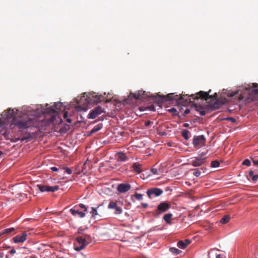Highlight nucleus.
<instances>
[{
  "label": "nucleus",
  "instance_id": "nucleus-1",
  "mask_svg": "<svg viewBox=\"0 0 258 258\" xmlns=\"http://www.w3.org/2000/svg\"><path fill=\"white\" fill-rule=\"evenodd\" d=\"M17 113L18 110L16 109H9L4 111L1 115L3 120L0 119V127L9 123L10 119H12L11 125H15L22 130L34 124L35 121L33 117H31L26 114H23L17 117Z\"/></svg>",
  "mask_w": 258,
  "mask_h": 258
},
{
  "label": "nucleus",
  "instance_id": "nucleus-2",
  "mask_svg": "<svg viewBox=\"0 0 258 258\" xmlns=\"http://www.w3.org/2000/svg\"><path fill=\"white\" fill-rule=\"evenodd\" d=\"M213 97L209 95V92L204 91H200L196 94L188 95H182L179 96L177 95H174V93H169L166 95H161L158 94L157 97L154 99L155 102L159 104L167 101L175 100L178 104L182 105L185 104L188 102H191V98L194 100H197L198 99H202L203 100H207L209 98H212Z\"/></svg>",
  "mask_w": 258,
  "mask_h": 258
},
{
  "label": "nucleus",
  "instance_id": "nucleus-3",
  "mask_svg": "<svg viewBox=\"0 0 258 258\" xmlns=\"http://www.w3.org/2000/svg\"><path fill=\"white\" fill-rule=\"evenodd\" d=\"M76 241L77 243L75 247V249L77 251H80L91 242L92 238L90 235L85 234L78 236L76 238Z\"/></svg>",
  "mask_w": 258,
  "mask_h": 258
},
{
  "label": "nucleus",
  "instance_id": "nucleus-4",
  "mask_svg": "<svg viewBox=\"0 0 258 258\" xmlns=\"http://www.w3.org/2000/svg\"><path fill=\"white\" fill-rule=\"evenodd\" d=\"M63 107V104L61 102L55 103L53 106L48 107L45 108L43 111L44 114L52 115L50 118L51 122H53L55 119V115L58 114V111L61 110Z\"/></svg>",
  "mask_w": 258,
  "mask_h": 258
},
{
  "label": "nucleus",
  "instance_id": "nucleus-5",
  "mask_svg": "<svg viewBox=\"0 0 258 258\" xmlns=\"http://www.w3.org/2000/svg\"><path fill=\"white\" fill-rule=\"evenodd\" d=\"M166 167L167 162H161L160 163L156 162V163L153 166L151 170L153 174L160 175L164 172L167 171Z\"/></svg>",
  "mask_w": 258,
  "mask_h": 258
},
{
  "label": "nucleus",
  "instance_id": "nucleus-6",
  "mask_svg": "<svg viewBox=\"0 0 258 258\" xmlns=\"http://www.w3.org/2000/svg\"><path fill=\"white\" fill-rule=\"evenodd\" d=\"M171 207V205L166 202H161L158 206L155 211V216L158 217L161 214L167 211Z\"/></svg>",
  "mask_w": 258,
  "mask_h": 258
},
{
  "label": "nucleus",
  "instance_id": "nucleus-7",
  "mask_svg": "<svg viewBox=\"0 0 258 258\" xmlns=\"http://www.w3.org/2000/svg\"><path fill=\"white\" fill-rule=\"evenodd\" d=\"M206 139L203 135L195 136L193 140L192 144L194 147L200 148L205 145Z\"/></svg>",
  "mask_w": 258,
  "mask_h": 258
},
{
  "label": "nucleus",
  "instance_id": "nucleus-8",
  "mask_svg": "<svg viewBox=\"0 0 258 258\" xmlns=\"http://www.w3.org/2000/svg\"><path fill=\"white\" fill-rule=\"evenodd\" d=\"M104 112V109L102 107L97 106L89 113L88 118L90 119H94L97 117V116Z\"/></svg>",
  "mask_w": 258,
  "mask_h": 258
},
{
  "label": "nucleus",
  "instance_id": "nucleus-9",
  "mask_svg": "<svg viewBox=\"0 0 258 258\" xmlns=\"http://www.w3.org/2000/svg\"><path fill=\"white\" fill-rule=\"evenodd\" d=\"M37 187L39 188V190L41 192H44V191L54 192L55 191L58 190L59 189V186L57 185L50 186L46 185L38 184V185H37Z\"/></svg>",
  "mask_w": 258,
  "mask_h": 258
},
{
  "label": "nucleus",
  "instance_id": "nucleus-10",
  "mask_svg": "<svg viewBox=\"0 0 258 258\" xmlns=\"http://www.w3.org/2000/svg\"><path fill=\"white\" fill-rule=\"evenodd\" d=\"M28 236L27 233L26 231L23 232L21 235H17L13 238V240L14 243H23L27 239Z\"/></svg>",
  "mask_w": 258,
  "mask_h": 258
},
{
  "label": "nucleus",
  "instance_id": "nucleus-11",
  "mask_svg": "<svg viewBox=\"0 0 258 258\" xmlns=\"http://www.w3.org/2000/svg\"><path fill=\"white\" fill-rule=\"evenodd\" d=\"M163 193V190L158 188L149 189L147 191V194L150 198H152L154 195L156 197L160 196Z\"/></svg>",
  "mask_w": 258,
  "mask_h": 258
},
{
  "label": "nucleus",
  "instance_id": "nucleus-12",
  "mask_svg": "<svg viewBox=\"0 0 258 258\" xmlns=\"http://www.w3.org/2000/svg\"><path fill=\"white\" fill-rule=\"evenodd\" d=\"M108 208L110 209H114V213L116 215L120 214L122 212V208L117 206L116 202H110L108 204Z\"/></svg>",
  "mask_w": 258,
  "mask_h": 258
},
{
  "label": "nucleus",
  "instance_id": "nucleus-13",
  "mask_svg": "<svg viewBox=\"0 0 258 258\" xmlns=\"http://www.w3.org/2000/svg\"><path fill=\"white\" fill-rule=\"evenodd\" d=\"M246 90H248L249 92L253 95L258 94V84L256 83L248 84L246 88Z\"/></svg>",
  "mask_w": 258,
  "mask_h": 258
},
{
  "label": "nucleus",
  "instance_id": "nucleus-14",
  "mask_svg": "<svg viewBox=\"0 0 258 258\" xmlns=\"http://www.w3.org/2000/svg\"><path fill=\"white\" fill-rule=\"evenodd\" d=\"M131 189V185L129 184L120 183L117 186V190L121 193H124Z\"/></svg>",
  "mask_w": 258,
  "mask_h": 258
},
{
  "label": "nucleus",
  "instance_id": "nucleus-15",
  "mask_svg": "<svg viewBox=\"0 0 258 258\" xmlns=\"http://www.w3.org/2000/svg\"><path fill=\"white\" fill-rule=\"evenodd\" d=\"M115 159L118 161H124L128 160L127 155L123 152H118L115 154Z\"/></svg>",
  "mask_w": 258,
  "mask_h": 258
},
{
  "label": "nucleus",
  "instance_id": "nucleus-16",
  "mask_svg": "<svg viewBox=\"0 0 258 258\" xmlns=\"http://www.w3.org/2000/svg\"><path fill=\"white\" fill-rule=\"evenodd\" d=\"M131 94L136 99H143L146 98L144 96L145 95V91L142 90L138 91L137 93H132Z\"/></svg>",
  "mask_w": 258,
  "mask_h": 258
},
{
  "label": "nucleus",
  "instance_id": "nucleus-17",
  "mask_svg": "<svg viewBox=\"0 0 258 258\" xmlns=\"http://www.w3.org/2000/svg\"><path fill=\"white\" fill-rule=\"evenodd\" d=\"M257 173L256 170H250L248 173V176L252 181L256 182L258 180V174H255Z\"/></svg>",
  "mask_w": 258,
  "mask_h": 258
},
{
  "label": "nucleus",
  "instance_id": "nucleus-18",
  "mask_svg": "<svg viewBox=\"0 0 258 258\" xmlns=\"http://www.w3.org/2000/svg\"><path fill=\"white\" fill-rule=\"evenodd\" d=\"M194 105L195 110L200 112V113L201 115H205L206 111L205 110L204 107L202 105L197 104H194Z\"/></svg>",
  "mask_w": 258,
  "mask_h": 258
},
{
  "label": "nucleus",
  "instance_id": "nucleus-19",
  "mask_svg": "<svg viewBox=\"0 0 258 258\" xmlns=\"http://www.w3.org/2000/svg\"><path fill=\"white\" fill-rule=\"evenodd\" d=\"M99 206H98L97 208H92V210L90 212V213L92 214V217L94 218H96L97 216L101 217V213H99L98 212L97 209H99Z\"/></svg>",
  "mask_w": 258,
  "mask_h": 258
},
{
  "label": "nucleus",
  "instance_id": "nucleus-20",
  "mask_svg": "<svg viewBox=\"0 0 258 258\" xmlns=\"http://www.w3.org/2000/svg\"><path fill=\"white\" fill-rule=\"evenodd\" d=\"M70 212L74 216H76L77 214L80 218H83L85 216V213L82 212H80L79 210H76L73 209L70 210Z\"/></svg>",
  "mask_w": 258,
  "mask_h": 258
},
{
  "label": "nucleus",
  "instance_id": "nucleus-21",
  "mask_svg": "<svg viewBox=\"0 0 258 258\" xmlns=\"http://www.w3.org/2000/svg\"><path fill=\"white\" fill-rule=\"evenodd\" d=\"M15 231V228L13 227L5 229L0 232L1 236L4 235H9Z\"/></svg>",
  "mask_w": 258,
  "mask_h": 258
},
{
  "label": "nucleus",
  "instance_id": "nucleus-22",
  "mask_svg": "<svg viewBox=\"0 0 258 258\" xmlns=\"http://www.w3.org/2000/svg\"><path fill=\"white\" fill-rule=\"evenodd\" d=\"M132 167L134 169V170L138 173H140L142 171V170L141 169L142 166L141 164H139L138 163H135L133 165Z\"/></svg>",
  "mask_w": 258,
  "mask_h": 258
},
{
  "label": "nucleus",
  "instance_id": "nucleus-23",
  "mask_svg": "<svg viewBox=\"0 0 258 258\" xmlns=\"http://www.w3.org/2000/svg\"><path fill=\"white\" fill-rule=\"evenodd\" d=\"M92 97H94L95 98V99L94 100V101L96 102V103H99V102L102 101L105 98V97L103 95H98L97 94H95V93H94V95Z\"/></svg>",
  "mask_w": 258,
  "mask_h": 258
},
{
  "label": "nucleus",
  "instance_id": "nucleus-24",
  "mask_svg": "<svg viewBox=\"0 0 258 258\" xmlns=\"http://www.w3.org/2000/svg\"><path fill=\"white\" fill-rule=\"evenodd\" d=\"M172 217V214L171 213H167L166 214L163 216V219L166 221V222L168 224H170L171 222V218Z\"/></svg>",
  "mask_w": 258,
  "mask_h": 258
},
{
  "label": "nucleus",
  "instance_id": "nucleus-25",
  "mask_svg": "<svg viewBox=\"0 0 258 258\" xmlns=\"http://www.w3.org/2000/svg\"><path fill=\"white\" fill-rule=\"evenodd\" d=\"M181 135L186 140H187L190 137V132L186 130H184L181 132Z\"/></svg>",
  "mask_w": 258,
  "mask_h": 258
},
{
  "label": "nucleus",
  "instance_id": "nucleus-26",
  "mask_svg": "<svg viewBox=\"0 0 258 258\" xmlns=\"http://www.w3.org/2000/svg\"><path fill=\"white\" fill-rule=\"evenodd\" d=\"M230 219V217L228 215H225L220 220V222L223 224H225L227 223H228Z\"/></svg>",
  "mask_w": 258,
  "mask_h": 258
},
{
  "label": "nucleus",
  "instance_id": "nucleus-27",
  "mask_svg": "<svg viewBox=\"0 0 258 258\" xmlns=\"http://www.w3.org/2000/svg\"><path fill=\"white\" fill-rule=\"evenodd\" d=\"M102 127V125L101 124H99L95 126L93 129L91 131V134L100 131Z\"/></svg>",
  "mask_w": 258,
  "mask_h": 258
},
{
  "label": "nucleus",
  "instance_id": "nucleus-28",
  "mask_svg": "<svg viewBox=\"0 0 258 258\" xmlns=\"http://www.w3.org/2000/svg\"><path fill=\"white\" fill-rule=\"evenodd\" d=\"M177 246L180 248L184 249L186 247V244L184 241L180 240L177 242Z\"/></svg>",
  "mask_w": 258,
  "mask_h": 258
},
{
  "label": "nucleus",
  "instance_id": "nucleus-29",
  "mask_svg": "<svg viewBox=\"0 0 258 258\" xmlns=\"http://www.w3.org/2000/svg\"><path fill=\"white\" fill-rule=\"evenodd\" d=\"M170 251L175 254H179L181 252V251L180 250H179L178 249L175 248V247H171L170 248Z\"/></svg>",
  "mask_w": 258,
  "mask_h": 258
},
{
  "label": "nucleus",
  "instance_id": "nucleus-30",
  "mask_svg": "<svg viewBox=\"0 0 258 258\" xmlns=\"http://www.w3.org/2000/svg\"><path fill=\"white\" fill-rule=\"evenodd\" d=\"M203 169L202 168H201L200 169H195L194 170V172H193V174L197 176V177H198L201 174V170H202Z\"/></svg>",
  "mask_w": 258,
  "mask_h": 258
},
{
  "label": "nucleus",
  "instance_id": "nucleus-31",
  "mask_svg": "<svg viewBox=\"0 0 258 258\" xmlns=\"http://www.w3.org/2000/svg\"><path fill=\"white\" fill-rule=\"evenodd\" d=\"M135 197L138 200H142L143 199V195L141 194L136 193Z\"/></svg>",
  "mask_w": 258,
  "mask_h": 258
},
{
  "label": "nucleus",
  "instance_id": "nucleus-32",
  "mask_svg": "<svg viewBox=\"0 0 258 258\" xmlns=\"http://www.w3.org/2000/svg\"><path fill=\"white\" fill-rule=\"evenodd\" d=\"M220 165V162H211V167L216 168Z\"/></svg>",
  "mask_w": 258,
  "mask_h": 258
},
{
  "label": "nucleus",
  "instance_id": "nucleus-33",
  "mask_svg": "<svg viewBox=\"0 0 258 258\" xmlns=\"http://www.w3.org/2000/svg\"><path fill=\"white\" fill-rule=\"evenodd\" d=\"M253 165L254 166H255V167L254 168H252L251 170H257V172H258V162H253Z\"/></svg>",
  "mask_w": 258,
  "mask_h": 258
},
{
  "label": "nucleus",
  "instance_id": "nucleus-34",
  "mask_svg": "<svg viewBox=\"0 0 258 258\" xmlns=\"http://www.w3.org/2000/svg\"><path fill=\"white\" fill-rule=\"evenodd\" d=\"M79 206L82 208L84 209V211L86 212L87 211V208L83 204H80Z\"/></svg>",
  "mask_w": 258,
  "mask_h": 258
},
{
  "label": "nucleus",
  "instance_id": "nucleus-35",
  "mask_svg": "<svg viewBox=\"0 0 258 258\" xmlns=\"http://www.w3.org/2000/svg\"><path fill=\"white\" fill-rule=\"evenodd\" d=\"M64 169L65 170L66 172L69 174H71L72 173L71 169L68 167H65Z\"/></svg>",
  "mask_w": 258,
  "mask_h": 258
},
{
  "label": "nucleus",
  "instance_id": "nucleus-36",
  "mask_svg": "<svg viewBox=\"0 0 258 258\" xmlns=\"http://www.w3.org/2000/svg\"><path fill=\"white\" fill-rule=\"evenodd\" d=\"M203 162H193V166L195 167L200 166Z\"/></svg>",
  "mask_w": 258,
  "mask_h": 258
},
{
  "label": "nucleus",
  "instance_id": "nucleus-37",
  "mask_svg": "<svg viewBox=\"0 0 258 258\" xmlns=\"http://www.w3.org/2000/svg\"><path fill=\"white\" fill-rule=\"evenodd\" d=\"M148 108L151 111H155V107L153 105H151L149 106L148 107Z\"/></svg>",
  "mask_w": 258,
  "mask_h": 258
},
{
  "label": "nucleus",
  "instance_id": "nucleus-38",
  "mask_svg": "<svg viewBox=\"0 0 258 258\" xmlns=\"http://www.w3.org/2000/svg\"><path fill=\"white\" fill-rule=\"evenodd\" d=\"M184 242H185V244H186V246H187L188 245H189V244L190 243V242H191L190 240H189V239H185V241H184Z\"/></svg>",
  "mask_w": 258,
  "mask_h": 258
},
{
  "label": "nucleus",
  "instance_id": "nucleus-39",
  "mask_svg": "<svg viewBox=\"0 0 258 258\" xmlns=\"http://www.w3.org/2000/svg\"><path fill=\"white\" fill-rule=\"evenodd\" d=\"M242 164L247 166H250L251 165V162H242Z\"/></svg>",
  "mask_w": 258,
  "mask_h": 258
},
{
  "label": "nucleus",
  "instance_id": "nucleus-40",
  "mask_svg": "<svg viewBox=\"0 0 258 258\" xmlns=\"http://www.w3.org/2000/svg\"><path fill=\"white\" fill-rule=\"evenodd\" d=\"M227 120H230L233 122H234L235 121V119L233 117H229L227 119Z\"/></svg>",
  "mask_w": 258,
  "mask_h": 258
},
{
  "label": "nucleus",
  "instance_id": "nucleus-41",
  "mask_svg": "<svg viewBox=\"0 0 258 258\" xmlns=\"http://www.w3.org/2000/svg\"><path fill=\"white\" fill-rule=\"evenodd\" d=\"M150 124H151V121H149V120H148V121H146L145 123V125L146 126H149Z\"/></svg>",
  "mask_w": 258,
  "mask_h": 258
},
{
  "label": "nucleus",
  "instance_id": "nucleus-42",
  "mask_svg": "<svg viewBox=\"0 0 258 258\" xmlns=\"http://www.w3.org/2000/svg\"><path fill=\"white\" fill-rule=\"evenodd\" d=\"M51 169L52 171H57L58 170V168L56 167H52L51 168Z\"/></svg>",
  "mask_w": 258,
  "mask_h": 258
},
{
  "label": "nucleus",
  "instance_id": "nucleus-43",
  "mask_svg": "<svg viewBox=\"0 0 258 258\" xmlns=\"http://www.w3.org/2000/svg\"><path fill=\"white\" fill-rule=\"evenodd\" d=\"M16 251L15 249H14V248H13V249H12L10 251V253L11 254H13L15 253H16Z\"/></svg>",
  "mask_w": 258,
  "mask_h": 258
},
{
  "label": "nucleus",
  "instance_id": "nucleus-44",
  "mask_svg": "<svg viewBox=\"0 0 258 258\" xmlns=\"http://www.w3.org/2000/svg\"><path fill=\"white\" fill-rule=\"evenodd\" d=\"M169 111L171 112H175L176 111V110L175 108H172L169 109Z\"/></svg>",
  "mask_w": 258,
  "mask_h": 258
},
{
  "label": "nucleus",
  "instance_id": "nucleus-45",
  "mask_svg": "<svg viewBox=\"0 0 258 258\" xmlns=\"http://www.w3.org/2000/svg\"><path fill=\"white\" fill-rule=\"evenodd\" d=\"M142 205L144 208H146L148 206V205L147 203H143L142 204Z\"/></svg>",
  "mask_w": 258,
  "mask_h": 258
},
{
  "label": "nucleus",
  "instance_id": "nucleus-46",
  "mask_svg": "<svg viewBox=\"0 0 258 258\" xmlns=\"http://www.w3.org/2000/svg\"><path fill=\"white\" fill-rule=\"evenodd\" d=\"M68 117V112L67 111L64 112L63 113V117L66 118Z\"/></svg>",
  "mask_w": 258,
  "mask_h": 258
},
{
  "label": "nucleus",
  "instance_id": "nucleus-47",
  "mask_svg": "<svg viewBox=\"0 0 258 258\" xmlns=\"http://www.w3.org/2000/svg\"><path fill=\"white\" fill-rule=\"evenodd\" d=\"M189 112L190 111L189 109H186L184 111V114H188V113H189Z\"/></svg>",
  "mask_w": 258,
  "mask_h": 258
},
{
  "label": "nucleus",
  "instance_id": "nucleus-48",
  "mask_svg": "<svg viewBox=\"0 0 258 258\" xmlns=\"http://www.w3.org/2000/svg\"><path fill=\"white\" fill-rule=\"evenodd\" d=\"M218 104L217 103H215L214 105H213V107L215 108V109H216L218 108Z\"/></svg>",
  "mask_w": 258,
  "mask_h": 258
},
{
  "label": "nucleus",
  "instance_id": "nucleus-49",
  "mask_svg": "<svg viewBox=\"0 0 258 258\" xmlns=\"http://www.w3.org/2000/svg\"><path fill=\"white\" fill-rule=\"evenodd\" d=\"M87 162H84V164H83V167H82V172H83L84 169V168H85L84 166H86V164Z\"/></svg>",
  "mask_w": 258,
  "mask_h": 258
},
{
  "label": "nucleus",
  "instance_id": "nucleus-50",
  "mask_svg": "<svg viewBox=\"0 0 258 258\" xmlns=\"http://www.w3.org/2000/svg\"><path fill=\"white\" fill-rule=\"evenodd\" d=\"M236 94V92H233L232 93L230 94V96L233 97Z\"/></svg>",
  "mask_w": 258,
  "mask_h": 258
},
{
  "label": "nucleus",
  "instance_id": "nucleus-51",
  "mask_svg": "<svg viewBox=\"0 0 258 258\" xmlns=\"http://www.w3.org/2000/svg\"><path fill=\"white\" fill-rule=\"evenodd\" d=\"M66 120L69 123H71L72 122V119L70 118H67Z\"/></svg>",
  "mask_w": 258,
  "mask_h": 258
},
{
  "label": "nucleus",
  "instance_id": "nucleus-52",
  "mask_svg": "<svg viewBox=\"0 0 258 258\" xmlns=\"http://www.w3.org/2000/svg\"><path fill=\"white\" fill-rule=\"evenodd\" d=\"M4 257V254L2 252H0V258H3Z\"/></svg>",
  "mask_w": 258,
  "mask_h": 258
},
{
  "label": "nucleus",
  "instance_id": "nucleus-53",
  "mask_svg": "<svg viewBox=\"0 0 258 258\" xmlns=\"http://www.w3.org/2000/svg\"><path fill=\"white\" fill-rule=\"evenodd\" d=\"M251 160H252V161L253 162H254V161H258V160H255L254 159H253V158H251Z\"/></svg>",
  "mask_w": 258,
  "mask_h": 258
},
{
  "label": "nucleus",
  "instance_id": "nucleus-54",
  "mask_svg": "<svg viewBox=\"0 0 258 258\" xmlns=\"http://www.w3.org/2000/svg\"><path fill=\"white\" fill-rule=\"evenodd\" d=\"M243 161L247 162V161H250L248 159H244V160Z\"/></svg>",
  "mask_w": 258,
  "mask_h": 258
},
{
  "label": "nucleus",
  "instance_id": "nucleus-55",
  "mask_svg": "<svg viewBox=\"0 0 258 258\" xmlns=\"http://www.w3.org/2000/svg\"><path fill=\"white\" fill-rule=\"evenodd\" d=\"M184 126H186H186H188V124L187 123H185V124H184Z\"/></svg>",
  "mask_w": 258,
  "mask_h": 258
},
{
  "label": "nucleus",
  "instance_id": "nucleus-56",
  "mask_svg": "<svg viewBox=\"0 0 258 258\" xmlns=\"http://www.w3.org/2000/svg\"><path fill=\"white\" fill-rule=\"evenodd\" d=\"M2 154H3V152L0 151V156L2 155Z\"/></svg>",
  "mask_w": 258,
  "mask_h": 258
},
{
  "label": "nucleus",
  "instance_id": "nucleus-57",
  "mask_svg": "<svg viewBox=\"0 0 258 258\" xmlns=\"http://www.w3.org/2000/svg\"><path fill=\"white\" fill-rule=\"evenodd\" d=\"M85 96H83V97H82L81 99H83V98H84Z\"/></svg>",
  "mask_w": 258,
  "mask_h": 258
},
{
  "label": "nucleus",
  "instance_id": "nucleus-58",
  "mask_svg": "<svg viewBox=\"0 0 258 258\" xmlns=\"http://www.w3.org/2000/svg\"><path fill=\"white\" fill-rule=\"evenodd\" d=\"M215 97H216L217 93H215Z\"/></svg>",
  "mask_w": 258,
  "mask_h": 258
},
{
  "label": "nucleus",
  "instance_id": "nucleus-59",
  "mask_svg": "<svg viewBox=\"0 0 258 258\" xmlns=\"http://www.w3.org/2000/svg\"><path fill=\"white\" fill-rule=\"evenodd\" d=\"M213 161L216 162V161H218V160H214Z\"/></svg>",
  "mask_w": 258,
  "mask_h": 258
},
{
  "label": "nucleus",
  "instance_id": "nucleus-60",
  "mask_svg": "<svg viewBox=\"0 0 258 258\" xmlns=\"http://www.w3.org/2000/svg\"><path fill=\"white\" fill-rule=\"evenodd\" d=\"M86 162L89 161H88V159H87L86 160Z\"/></svg>",
  "mask_w": 258,
  "mask_h": 258
},
{
  "label": "nucleus",
  "instance_id": "nucleus-61",
  "mask_svg": "<svg viewBox=\"0 0 258 258\" xmlns=\"http://www.w3.org/2000/svg\"><path fill=\"white\" fill-rule=\"evenodd\" d=\"M197 161V159H196V160H194V162H196Z\"/></svg>",
  "mask_w": 258,
  "mask_h": 258
},
{
  "label": "nucleus",
  "instance_id": "nucleus-62",
  "mask_svg": "<svg viewBox=\"0 0 258 258\" xmlns=\"http://www.w3.org/2000/svg\"><path fill=\"white\" fill-rule=\"evenodd\" d=\"M197 161V159H196V160H194V162H196Z\"/></svg>",
  "mask_w": 258,
  "mask_h": 258
},
{
  "label": "nucleus",
  "instance_id": "nucleus-63",
  "mask_svg": "<svg viewBox=\"0 0 258 258\" xmlns=\"http://www.w3.org/2000/svg\"><path fill=\"white\" fill-rule=\"evenodd\" d=\"M0 119H2V120H3V118H0Z\"/></svg>",
  "mask_w": 258,
  "mask_h": 258
}]
</instances>
